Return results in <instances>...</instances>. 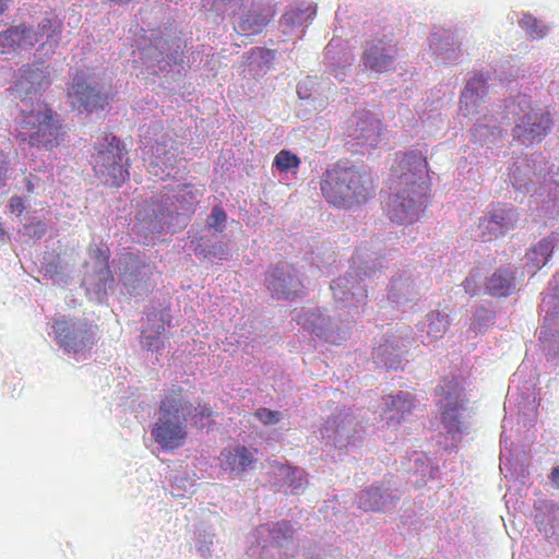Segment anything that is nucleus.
Returning a JSON list of instances; mask_svg holds the SVG:
<instances>
[{"label":"nucleus","instance_id":"nucleus-1","mask_svg":"<svg viewBox=\"0 0 559 559\" xmlns=\"http://www.w3.org/2000/svg\"><path fill=\"white\" fill-rule=\"evenodd\" d=\"M394 171L401 174L393 181L396 192L388 202V214L400 225L413 224L427 203L429 187L423 180L428 171L427 158L420 151L403 153L397 155Z\"/></svg>","mask_w":559,"mask_h":559},{"label":"nucleus","instance_id":"nucleus-2","mask_svg":"<svg viewBox=\"0 0 559 559\" xmlns=\"http://www.w3.org/2000/svg\"><path fill=\"white\" fill-rule=\"evenodd\" d=\"M13 135L31 147L52 151L66 141V124L59 114L44 102L21 108L14 118Z\"/></svg>","mask_w":559,"mask_h":559},{"label":"nucleus","instance_id":"nucleus-3","mask_svg":"<svg viewBox=\"0 0 559 559\" xmlns=\"http://www.w3.org/2000/svg\"><path fill=\"white\" fill-rule=\"evenodd\" d=\"M372 176L354 165L336 164L325 173L321 191L335 207L350 210L365 204L376 194Z\"/></svg>","mask_w":559,"mask_h":559},{"label":"nucleus","instance_id":"nucleus-4","mask_svg":"<svg viewBox=\"0 0 559 559\" xmlns=\"http://www.w3.org/2000/svg\"><path fill=\"white\" fill-rule=\"evenodd\" d=\"M183 393L180 385L174 384L160 396L159 416L151 435L165 451H174L182 447L188 438L187 421L191 415L192 405Z\"/></svg>","mask_w":559,"mask_h":559},{"label":"nucleus","instance_id":"nucleus-5","mask_svg":"<svg viewBox=\"0 0 559 559\" xmlns=\"http://www.w3.org/2000/svg\"><path fill=\"white\" fill-rule=\"evenodd\" d=\"M127 151L115 135H106L105 143L99 144L92 155L95 175L105 185L120 187L129 178V169L124 164Z\"/></svg>","mask_w":559,"mask_h":559},{"label":"nucleus","instance_id":"nucleus-6","mask_svg":"<svg viewBox=\"0 0 559 559\" xmlns=\"http://www.w3.org/2000/svg\"><path fill=\"white\" fill-rule=\"evenodd\" d=\"M97 326L86 319L61 317L55 319L52 330L60 347L68 353H80L96 343Z\"/></svg>","mask_w":559,"mask_h":559},{"label":"nucleus","instance_id":"nucleus-7","mask_svg":"<svg viewBox=\"0 0 559 559\" xmlns=\"http://www.w3.org/2000/svg\"><path fill=\"white\" fill-rule=\"evenodd\" d=\"M68 103L73 109L93 111L103 109L108 104V95L102 94L92 86L84 74L73 76L67 92Z\"/></svg>","mask_w":559,"mask_h":559},{"label":"nucleus","instance_id":"nucleus-8","mask_svg":"<svg viewBox=\"0 0 559 559\" xmlns=\"http://www.w3.org/2000/svg\"><path fill=\"white\" fill-rule=\"evenodd\" d=\"M551 124L549 112L530 110L513 129L514 138L523 145L538 143L548 133Z\"/></svg>","mask_w":559,"mask_h":559},{"label":"nucleus","instance_id":"nucleus-9","mask_svg":"<svg viewBox=\"0 0 559 559\" xmlns=\"http://www.w3.org/2000/svg\"><path fill=\"white\" fill-rule=\"evenodd\" d=\"M518 222V215L512 206L500 205L493 209L489 216L480 219L479 226L483 228V236L487 240L503 235L513 229Z\"/></svg>","mask_w":559,"mask_h":559},{"label":"nucleus","instance_id":"nucleus-10","mask_svg":"<svg viewBox=\"0 0 559 559\" xmlns=\"http://www.w3.org/2000/svg\"><path fill=\"white\" fill-rule=\"evenodd\" d=\"M148 326L142 331L141 344L152 352H158L164 348L162 334L165 332L166 325H170L171 317L169 309L154 310L147 313Z\"/></svg>","mask_w":559,"mask_h":559},{"label":"nucleus","instance_id":"nucleus-11","mask_svg":"<svg viewBox=\"0 0 559 559\" xmlns=\"http://www.w3.org/2000/svg\"><path fill=\"white\" fill-rule=\"evenodd\" d=\"M489 74L480 73L469 79L460 97V109L464 116L478 114V107L487 94Z\"/></svg>","mask_w":559,"mask_h":559},{"label":"nucleus","instance_id":"nucleus-12","mask_svg":"<svg viewBox=\"0 0 559 559\" xmlns=\"http://www.w3.org/2000/svg\"><path fill=\"white\" fill-rule=\"evenodd\" d=\"M383 402L385 405L383 418L389 426L400 425L405 416L409 415L415 408V397L404 391L383 396Z\"/></svg>","mask_w":559,"mask_h":559},{"label":"nucleus","instance_id":"nucleus-13","mask_svg":"<svg viewBox=\"0 0 559 559\" xmlns=\"http://www.w3.org/2000/svg\"><path fill=\"white\" fill-rule=\"evenodd\" d=\"M396 55L397 48L395 44L380 40L366 50L362 61L366 68L381 73L392 69Z\"/></svg>","mask_w":559,"mask_h":559},{"label":"nucleus","instance_id":"nucleus-14","mask_svg":"<svg viewBox=\"0 0 559 559\" xmlns=\"http://www.w3.org/2000/svg\"><path fill=\"white\" fill-rule=\"evenodd\" d=\"M38 43V36L31 26L25 24L16 25L0 33V53L25 46H34Z\"/></svg>","mask_w":559,"mask_h":559},{"label":"nucleus","instance_id":"nucleus-15","mask_svg":"<svg viewBox=\"0 0 559 559\" xmlns=\"http://www.w3.org/2000/svg\"><path fill=\"white\" fill-rule=\"evenodd\" d=\"M20 72L21 75L16 82V88L20 92H25V94H37L46 90L51 83L49 72L45 69L24 66Z\"/></svg>","mask_w":559,"mask_h":559},{"label":"nucleus","instance_id":"nucleus-16","mask_svg":"<svg viewBox=\"0 0 559 559\" xmlns=\"http://www.w3.org/2000/svg\"><path fill=\"white\" fill-rule=\"evenodd\" d=\"M274 11L267 5H252L239 16L238 29L247 34H259L270 23Z\"/></svg>","mask_w":559,"mask_h":559},{"label":"nucleus","instance_id":"nucleus-17","mask_svg":"<svg viewBox=\"0 0 559 559\" xmlns=\"http://www.w3.org/2000/svg\"><path fill=\"white\" fill-rule=\"evenodd\" d=\"M407 353V345L394 344V342L385 341L380 344L373 352V358L379 365L388 369L396 370L401 367L402 358Z\"/></svg>","mask_w":559,"mask_h":559},{"label":"nucleus","instance_id":"nucleus-18","mask_svg":"<svg viewBox=\"0 0 559 559\" xmlns=\"http://www.w3.org/2000/svg\"><path fill=\"white\" fill-rule=\"evenodd\" d=\"M221 456L224 467L237 473L246 472L254 462L252 452L245 445L224 449Z\"/></svg>","mask_w":559,"mask_h":559},{"label":"nucleus","instance_id":"nucleus-19","mask_svg":"<svg viewBox=\"0 0 559 559\" xmlns=\"http://www.w3.org/2000/svg\"><path fill=\"white\" fill-rule=\"evenodd\" d=\"M331 289L334 298L343 302L353 300L355 296H359V301H365L367 298V292L360 285H357L354 290L353 276H344L334 280L331 283Z\"/></svg>","mask_w":559,"mask_h":559},{"label":"nucleus","instance_id":"nucleus-20","mask_svg":"<svg viewBox=\"0 0 559 559\" xmlns=\"http://www.w3.org/2000/svg\"><path fill=\"white\" fill-rule=\"evenodd\" d=\"M267 288L272 290L277 298L288 299L292 297L290 289L293 278L286 275L284 270L280 266L272 267L265 278Z\"/></svg>","mask_w":559,"mask_h":559},{"label":"nucleus","instance_id":"nucleus-21","mask_svg":"<svg viewBox=\"0 0 559 559\" xmlns=\"http://www.w3.org/2000/svg\"><path fill=\"white\" fill-rule=\"evenodd\" d=\"M488 294L498 297L510 295L514 289V276L509 270H498L487 281Z\"/></svg>","mask_w":559,"mask_h":559},{"label":"nucleus","instance_id":"nucleus-22","mask_svg":"<svg viewBox=\"0 0 559 559\" xmlns=\"http://www.w3.org/2000/svg\"><path fill=\"white\" fill-rule=\"evenodd\" d=\"M426 320L425 331L429 342L440 340L449 328V316L439 310H432L426 316Z\"/></svg>","mask_w":559,"mask_h":559},{"label":"nucleus","instance_id":"nucleus-23","mask_svg":"<svg viewBox=\"0 0 559 559\" xmlns=\"http://www.w3.org/2000/svg\"><path fill=\"white\" fill-rule=\"evenodd\" d=\"M357 127L360 131L357 135L358 139H361L370 146L378 144L382 134V123L379 119L366 117L357 122Z\"/></svg>","mask_w":559,"mask_h":559},{"label":"nucleus","instance_id":"nucleus-24","mask_svg":"<svg viewBox=\"0 0 559 559\" xmlns=\"http://www.w3.org/2000/svg\"><path fill=\"white\" fill-rule=\"evenodd\" d=\"M463 408V402L449 401L442 408L441 421L447 428L448 432H457L461 430V421L459 418V411Z\"/></svg>","mask_w":559,"mask_h":559},{"label":"nucleus","instance_id":"nucleus-25","mask_svg":"<svg viewBox=\"0 0 559 559\" xmlns=\"http://www.w3.org/2000/svg\"><path fill=\"white\" fill-rule=\"evenodd\" d=\"M383 504V495L379 487L364 490L358 498V507L365 511L381 510Z\"/></svg>","mask_w":559,"mask_h":559},{"label":"nucleus","instance_id":"nucleus-26","mask_svg":"<svg viewBox=\"0 0 559 559\" xmlns=\"http://www.w3.org/2000/svg\"><path fill=\"white\" fill-rule=\"evenodd\" d=\"M552 251V240L544 238L526 253V257L530 261H535V258L532 255L539 254L540 259H536V267L539 269L542 265L546 264L548 259L551 257Z\"/></svg>","mask_w":559,"mask_h":559},{"label":"nucleus","instance_id":"nucleus-27","mask_svg":"<svg viewBox=\"0 0 559 559\" xmlns=\"http://www.w3.org/2000/svg\"><path fill=\"white\" fill-rule=\"evenodd\" d=\"M273 165L280 171H288L290 169H297L299 167L300 158L290 151L282 150L275 155Z\"/></svg>","mask_w":559,"mask_h":559},{"label":"nucleus","instance_id":"nucleus-28","mask_svg":"<svg viewBox=\"0 0 559 559\" xmlns=\"http://www.w3.org/2000/svg\"><path fill=\"white\" fill-rule=\"evenodd\" d=\"M538 513L535 515L537 522L544 523L549 521H559V507L552 502L540 500L535 504Z\"/></svg>","mask_w":559,"mask_h":559},{"label":"nucleus","instance_id":"nucleus-29","mask_svg":"<svg viewBox=\"0 0 559 559\" xmlns=\"http://www.w3.org/2000/svg\"><path fill=\"white\" fill-rule=\"evenodd\" d=\"M520 25L533 39L540 38L546 34V26L542 25L539 21L531 14H524L520 21Z\"/></svg>","mask_w":559,"mask_h":559},{"label":"nucleus","instance_id":"nucleus-30","mask_svg":"<svg viewBox=\"0 0 559 559\" xmlns=\"http://www.w3.org/2000/svg\"><path fill=\"white\" fill-rule=\"evenodd\" d=\"M412 293L413 281H409V278H397L392 282L389 296L392 300L399 302L402 298H405Z\"/></svg>","mask_w":559,"mask_h":559},{"label":"nucleus","instance_id":"nucleus-31","mask_svg":"<svg viewBox=\"0 0 559 559\" xmlns=\"http://www.w3.org/2000/svg\"><path fill=\"white\" fill-rule=\"evenodd\" d=\"M39 32L36 33L37 36L43 37L44 35H47L48 38H50L52 41L58 43L61 37V26L56 25L50 19H44L39 25H38Z\"/></svg>","mask_w":559,"mask_h":559},{"label":"nucleus","instance_id":"nucleus-32","mask_svg":"<svg viewBox=\"0 0 559 559\" xmlns=\"http://www.w3.org/2000/svg\"><path fill=\"white\" fill-rule=\"evenodd\" d=\"M253 415L265 426L277 424L282 418L280 412L272 411L267 407L258 408Z\"/></svg>","mask_w":559,"mask_h":559},{"label":"nucleus","instance_id":"nucleus-33","mask_svg":"<svg viewBox=\"0 0 559 559\" xmlns=\"http://www.w3.org/2000/svg\"><path fill=\"white\" fill-rule=\"evenodd\" d=\"M226 221V213L225 211L219 207L215 206L212 210V213L210 214L207 218V225L211 228H215L217 230H222V226Z\"/></svg>","mask_w":559,"mask_h":559},{"label":"nucleus","instance_id":"nucleus-34","mask_svg":"<svg viewBox=\"0 0 559 559\" xmlns=\"http://www.w3.org/2000/svg\"><path fill=\"white\" fill-rule=\"evenodd\" d=\"M166 144L165 143H156L154 146H153V155L154 157L157 159V160H163L164 157L166 158V162L169 163V167L170 168H174L175 166V157L174 156H170V157H167V155L169 154V152L166 150ZM158 164V162H156V165Z\"/></svg>","mask_w":559,"mask_h":559},{"label":"nucleus","instance_id":"nucleus-35","mask_svg":"<svg viewBox=\"0 0 559 559\" xmlns=\"http://www.w3.org/2000/svg\"><path fill=\"white\" fill-rule=\"evenodd\" d=\"M24 210L25 204L21 197L14 195L10 199V211L12 213H16L19 216H21Z\"/></svg>","mask_w":559,"mask_h":559},{"label":"nucleus","instance_id":"nucleus-36","mask_svg":"<svg viewBox=\"0 0 559 559\" xmlns=\"http://www.w3.org/2000/svg\"><path fill=\"white\" fill-rule=\"evenodd\" d=\"M218 2L226 11H230L233 13H236L237 9H240L242 5V0H218Z\"/></svg>","mask_w":559,"mask_h":559},{"label":"nucleus","instance_id":"nucleus-37","mask_svg":"<svg viewBox=\"0 0 559 559\" xmlns=\"http://www.w3.org/2000/svg\"><path fill=\"white\" fill-rule=\"evenodd\" d=\"M8 173V156L0 150V185L7 179Z\"/></svg>","mask_w":559,"mask_h":559},{"label":"nucleus","instance_id":"nucleus-38","mask_svg":"<svg viewBox=\"0 0 559 559\" xmlns=\"http://www.w3.org/2000/svg\"><path fill=\"white\" fill-rule=\"evenodd\" d=\"M298 324L302 325L308 331L316 333L317 335H320L319 332H317L313 324L309 322L307 314H302L298 318Z\"/></svg>","mask_w":559,"mask_h":559},{"label":"nucleus","instance_id":"nucleus-39","mask_svg":"<svg viewBox=\"0 0 559 559\" xmlns=\"http://www.w3.org/2000/svg\"><path fill=\"white\" fill-rule=\"evenodd\" d=\"M194 411L198 413V415L201 417V418H209L213 415V409L210 405H202V406H199L198 408H194Z\"/></svg>","mask_w":559,"mask_h":559},{"label":"nucleus","instance_id":"nucleus-40","mask_svg":"<svg viewBox=\"0 0 559 559\" xmlns=\"http://www.w3.org/2000/svg\"><path fill=\"white\" fill-rule=\"evenodd\" d=\"M34 180H38V178L34 175H29L27 177H25L24 181H25V187H26V191L28 193H33L35 191V182Z\"/></svg>","mask_w":559,"mask_h":559},{"label":"nucleus","instance_id":"nucleus-41","mask_svg":"<svg viewBox=\"0 0 559 559\" xmlns=\"http://www.w3.org/2000/svg\"><path fill=\"white\" fill-rule=\"evenodd\" d=\"M549 479L552 487L559 489V466L552 468L551 473L549 474Z\"/></svg>","mask_w":559,"mask_h":559},{"label":"nucleus","instance_id":"nucleus-42","mask_svg":"<svg viewBox=\"0 0 559 559\" xmlns=\"http://www.w3.org/2000/svg\"><path fill=\"white\" fill-rule=\"evenodd\" d=\"M191 189H192V185H190V183H185V185L180 186V191L189 190V191H187V194L189 195V198L192 201H194L197 199V193H194Z\"/></svg>","mask_w":559,"mask_h":559},{"label":"nucleus","instance_id":"nucleus-43","mask_svg":"<svg viewBox=\"0 0 559 559\" xmlns=\"http://www.w3.org/2000/svg\"><path fill=\"white\" fill-rule=\"evenodd\" d=\"M551 532V538H554V543L559 545V526H548Z\"/></svg>","mask_w":559,"mask_h":559},{"label":"nucleus","instance_id":"nucleus-44","mask_svg":"<svg viewBox=\"0 0 559 559\" xmlns=\"http://www.w3.org/2000/svg\"><path fill=\"white\" fill-rule=\"evenodd\" d=\"M449 384H451V386L453 388L454 390V393L455 395H460V393L463 391V388L460 386V384L457 382H452V381H449Z\"/></svg>","mask_w":559,"mask_h":559},{"label":"nucleus","instance_id":"nucleus-45","mask_svg":"<svg viewBox=\"0 0 559 559\" xmlns=\"http://www.w3.org/2000/svg\"><path fill=\"white\" fill-rule=\"evenodd\" d=\"M9 0H0V15H2L8 9Z\"/></svg>","mask_w":559,"mask_h":559},{"label":"nucleus","instance_id":"nucleus-46","mask_svg":"<svg viewBox=\"0 0 559 559\" xmlns=\"http://www.w3.org/2000/svg\"><path fill=\"white\" fill-rule=\"evenodd\" d=\"M277 466H278V468H280L281 471H285L287 474H288L289 472H295V468H293V467H290V466H286V465H283V464H278Z\"/></svg>","mask_w":559,"mask_h":559},{"label":"nucleus","instance_id":"nucleus-47","mask_svg":"<svg viewBox=\"0 0 559 559\" xmlns=\"http://www.w3.org/2000/svg\"><path fill=\"white\" fill-rule=\"evenodd\" d=\"M472 281L469 278H466L463 283L464 287H465V290L468 292V287L471 285Z\"/></svg>","mask_w":559,"mask_h":559},{"label":"nucleus","instance_id":"nucleus-48","mask_svg":"<svg viewBox=\"0 0 559 559\" xmlns=\"http://www.w3.org/2000/svg\"><path fill=\"white\" fill-rule=\"evenodd\" d=\"M533 258H535V261H531L533 263L534 266H536V259H540V255L539 254H536V255H532Z\"/></svg>","mask_w":559,"mask_h":559},{"label":"nucleus","instance_id":"nucleus-49","mask_svg":"<svg viewBox=\"0 0 559 559\" xmlns=\"http://www.w3.org/2000/svg\"><path fill=\"white\" fill-rule=\"evenodd\" d=\"M545 534L548 535L547 526H545Z\"/></svg>","mask_w":559,"mask_h":559}]
</instances>
